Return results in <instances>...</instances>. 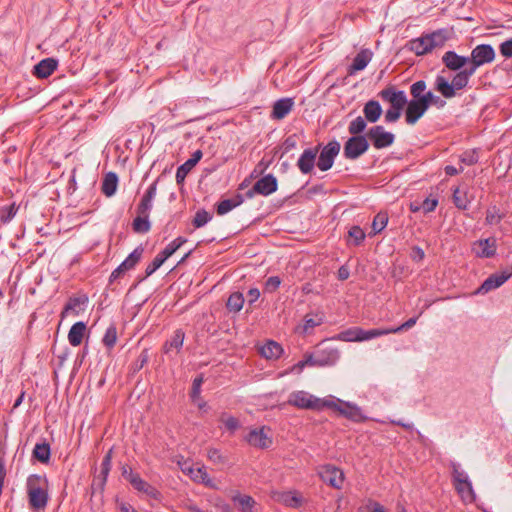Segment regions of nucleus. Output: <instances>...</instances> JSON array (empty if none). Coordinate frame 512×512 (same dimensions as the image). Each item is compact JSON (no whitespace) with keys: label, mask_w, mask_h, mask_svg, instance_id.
<instances>
[{"label":"nucleus","mask_w":512,"mask_h":512,"mask_svg":"<svg viewBox=\"0 0 512 512\" xmlns=\"http://www.w3.org/2000/svg\"><path fill=\"white\" fill-rule=\"evenodd\" d=\"M475 74L469 66L458 71L449 82L444 76L437 75L434 81V89L444 98L451 99L457 95V91L465 89L470 78Z\"/></svg>","instance_id":"1"},{"label":"nucleus","mask_w":512,"mask_h":512,"mask_svg":"<svg viewBox=\"0 0 512 512\" xmlns=\"http://www.w3.org/2000/svg\"><path fill=\"white\" fill-rule=\"evenodd\" d=\"M48 480L44 475L32 474L27 478L28 503L34 510H44L49 501Z\"/></svg>","instance_id":"2"},{"label":"nucleus","mask_w":512,"mask_h":512,"mask_svg":"<svg viewBox=\"0 0 512 512\" xmlns=\"http://www.w3.org/2000/svg\"><path fill=\"white\" fill-rule=\"evenodd\" d=\"M287 403L298 409L314 411H321L330 406L328 398L321 399L303 390L292 392L288 397Z\"/></svg>","instance_id":"3"},{"label":"nucleus","mask_w":512,"mask_h":512,"mask_svg":"<svg viewBox=\"0 0 512 512\" xmlns=\"http://www.w3.org/2000/svg\"><path fill=\"white\" fill-rule=\"evenodd\" d=\"M452 479L455 490L464 501L474 502L475 493L473 490L472 482L470 481L467 473L461 469V465L457 462H451Z\"/></svg>","instance_id":"4"},{"label":"nucleus","mask_w":512,"mask_h":512,"mask_svg":"<svg viewBox=\"0 0 512 512\" xmlns=\"http://www.w3.org/2000/svg\"><path fill=\"white\" fill-rule=\"evenodd\" d=\"M328 403H330V406H327L326 408L338 412L341 416L353 422L361 423L367 420V417L363 414L361 408L356 404L345 402L332 396L328 397Z\"/></svg>","instance_id":"5"},{"label":"nucleus","mask_w":512,"mask_h":512,"mask_svg":"<svg viewBox=\"0 0 512 512\" xmlns=\"http://www.w3.org/2000/svg\"><path fill=\"white\" fill-rule=\"evenodd\" d=\"M469 58L468 66L476 72L479 67L491 63L495 59V50L489 44H480L472 49Z\"/></svg>","instance_id":"6"},{"label":"nucleus","mask_w":512,"mask_h":512,"mask_svg":"<svg viewBox=\"0 0 512 512\" xmlns=\"http://www.w3.org/2000/svg\"><path fill=\"white\" fill-rule=\"evenodd\" d=\"M369 148V142L365 136H352L344 144L343 155L346 159L355 160L364 154Z\"/></svg>","instance_id":"7"},{"label":"nucleus","mask_w":512,"mask_h":512,"mask_svg":"<svg viewBox=\"0 0 512 512\" xmlns=\"http://www.w3.org/2000/svg\"><path fill=\"white\" fill-rule=\"evenodd\" d=\"M341 149L340 143L336 140L328 142L318 156L316 165L321 171L329 170L333 164L336 156L339 154Z\"/></svg>","instance_id":"8"},{"label":"nucleus","mask_w":512,"mask_h":512,"mask_svg":"<svg viewBox=\"0 0 512 512\" xmlns=\"http://www.w3.org/2000/svg\"><path fill=\"white\" fill-rule=\"evenodd\" d=\"M144 249L139 246L135 248L128 257L116 268L112 271L109 282L112 283L122 277L127 271L134 269V267L139 263L142 258Z\"/></svg>","instance_id":"9"},{"label":"nucleus","mask_w":512,"mask_h":512,"mask_svg":"<svg viewBox=\"0 0 512 512\" xmlns=\"http://www.w3.org/2000/svg\"><path fill=\"white\" fill-rule=\"evenodd\" d=\"M277 188L278 182L276 177L272 174H267L255 182L253 187L247 191L246 197L252 198L256 194L268 196L274 193Z\"/></svg>","instance_id":"10"},{"label":"nucleus","mask_w":512,"mask_h":512,"mask_svg":"<svg viewBox=\"0 0 512 512\" xmlns=\"http://www.w3.org/2000/svg\"><path fill=\"white\" fill-rule=\"evenodd\" d=\"M367 137L372 141L376 149H383L394 143L395 135L385 130L381 125L371 127L367 132Z\"/></svg>","instance_id":"11"},{"label":"nucleus","mask_w":512,"mask_h":512,"mask_svg":"<svg viewBox=\"0 0 512 512\" xmlns=\"http://www.w3.org/2000/svg\"><path fill=\"white\" fill-rule=\"evenodd\" d=\"M512 277V268L505 269L500 273L491 274L475 291V294H486L491 290L499 288Z\"/></svg>","instance_id":"12"},{"label":"nucleus","mask_w":512,"mask_h":512,"mask_svg":"<svg viewBox=\"0 0 512 512\" xmlns=\"http://www.w3.org/2000/svg\"><path fill=\"white\" fill-rule=\"evenodd\" d=\"M378 95L383 101L388 102L390 106L395 109L403 110L408 103L405 92L403 90H396L392 85L382 89Z\"/></svg>","instance_id":"13"},{"label":"nucleus","mask_w":512,"mask_h":512,"mask_svg":"<svg viewBox=\"0 0 512 512\" xmlns=\"http://www.w3.org/2000/svg\"><path fill=\"white\" fill-rule=\"evenodd\" d=\"M319 475L323 482L329 484L331 487L340 489L344 482V473L341 469L333 465H324L319 471Z\"/></svg>","instance_id":"14"},{"label":"nucleus","mask_w":512,"mask_h":512,"mask_svg":"<svg viewBox=\"0 0 512 512\" xmlns=\"http://www.w3.org/2000/svg\"><path fill=\"white\" fill-rule=\"evenodd\" d=\"M441 61L448 70L458 72L469 65L470 58L449 50L442 55Z\"/></svg>","instance_id":"15"},{"label":"nucleus","mask_w":512,"mask_h":512,"mask_svg":"<svg viewBox=\"0 0 512 512\" xmlns=\"http://www.w3.org/2000/svg\"><path fill=\"white\" fill-rule=\"evenodd\" d=\"M428 110L426 102L422 99L408 101L405 110V120L409 125H414Z\"/></svg>","instance_id":"16"},{"label":"nucleus","mask_w":512,"mask_h":512,"mask_svg":"<svg viewBox=\"0 0 512 512\" xmlns=\"http://www.w3.org/2000/svg\"><path fill=\"white\" fill-rule=\"evenodd\" d=\"M246 441L260 449L269 448L272 444V438L266 433L265 427L252 429L246 436Z\"/></svg>","instance_id":"17"},{"label":"nucleus","mask_w":512,"mask_h":512,"mask_svg":"<svg viewBox=\"0 0 512 512\" xmlns=\"http://www.w3.org/2000/svg\"><path fill=\"white\" fill-rule=\"evenodd\" d=\"M319 147L320 145L314 148L305 149L303 151V153L301 154L300 158L297 161V167L299 168L301 173L309 174L312 172L315 166L317 154L319 152Z\"/></svg>","instance_id":"18"},{"label":"nucleus","mask_w":512,"mask_h":512,"mask_svg":"<svg viewBox=\"0 0 512 512\" xmlns=\"http://www.w3.org/2000/svg\"><path fill=\"white\" fill-rule=\"evenodd\" d=\"M453 34V28L445 27L431 33H427L426 35L433 50L435 48L443 47L445 43L453 37Z\"/></svg>","instance_id":"19"},{"label":"nucleus","mask_w":512,"mask_h":512,"mask_svg":"<svg viewBox=\"0 0 512 512\" xmlns=\"http://www.w3.org/2000/svg\"><path fill=\"white\" fill-rule=\"evenodd\" d=\"M325 315L322 311L311 312L305 315L303 319V325L297 328V331L301 334L310 333L315 327L320 326L324 323Z\"/></svg>","instance_id":"20"},{"label":"nucleus","mask_w":512,"mask_h":512,"mask_svg":"<svg viewBox=\"0 0 512 512\" xmlns=\"http://www.w3.org/2000/svg\"><path fill=\"white\" fill-rule=\"evenodd\" d=\"M496 239L486 238L474 243L473 250L481 258H491L496 254Z\"/></svg>","instance_id":"21"},{"label":"nucleus","mask_w":512,"mask_h":512,"mask_svg":"<svg viewBox=\"0 0 512 512\" xmlns=\"http://www.w3.org/2000/svg\"><path fill=\"white\" fill-rule=\"evenodd\" d=\"M274 499L287 507L298 508L303 503L301 494L297 491H281L274 493Z\"/></svg>","instance_id":"22"},{"label":"nucleus","mask_w":512,"mask_h":512,"mask_svg":"<svg viewBox=\"0 0 512 512\" xmlns=\"http://www.w3.org/2000/svg\"><path fill=\"white\" fill-rule=\"evenodd\" d=\"M294 106L292 98H281L277 100L271 112V118L274 120L284 119L291 111Z\"/></svg>","instance_id":"23"},{"label":"nucleus","mask_w":512,"mask_h":512,"mask_svg":"<svg viewBox=\"0 0 512 512\" xmlns=\"http://www.w3.org/2000/svg\"><path fill=\"white\" fill-rule=\"evenodd\" d=\"M373 57V53L369 49H361L354 57L353 62L348 67V74L353 75L357 71L366 68Z\"/></svg>","instance_id":"24"},{"label":"nucleus","mask_w":512,"mask_h":512,"mask_svg":"<svg viewBox=\"0 0 512 512\" xmlns=\"http://www.w3.org/2000/svg\"><path fill=\"white\" fill-rule=\"evenodd\" d=\"M131 486L138 492L144 493L152 499L158 500L161 493L137 474L130 482Z\"/></svg>","instance_id":"25"},{"label":"nucleus","mask_w":512,"mask_h":512,"mask_svg":"<svg viewBox=\"0 0 512 512\" xmlns=\"http://www.w3.org/2000/svg\"><path fill=\"white\" fill-rule=\"evenodd\" d=\"M57 66V60L53 58L43 59L34 66L33 75L40 79L47 78L56 70Z\"/></svg>","instance_id":"26"},{"label":"nucleus","mask_w":512,"mask_h":512,"mask_svg":"<svg viewBox=\"0 0 512 512\" xmlns=\"http://www.w3.org/2000/svg\"><path fill=\"white\" fill-rule=\"evenodd\" d=\"M319 367L332 366L339 360L340 354L336 348H326L316 351Z\"/></svg>","instance_id":"27"},{"label":"nucleus","mask_w":512,"mask_h":512,"mask_svg":"<svg viewBox=\"0 0 512 512\" xmlns=\"http://www.w3.org/2000/svg\"><path fill=\"white\" fill-rule=\"evenodd\" d=\"M408 47L412 52H414L418 56L428 54L432 51V47L429 43L426 34H423L418 38L410 40L408 43Z\"/></svg>","instance_id":"28"},{"label":"nucleus","mask_w":512,"mask_h":512,"mask_svg":"<svg viewBox=\"0 0 512 512\" xmlns=\"http://www.w3.org/2000/svg\"><path fill=\"white\" fill-rule=\"evenodd\" d=\"M364 118L370 122L375 123L379 120L382 114V107L376 100H369L363 107Z\"/></svg>","instance_id":"29"},{"label":"nucleus","mask_w":512,"mask_h":512,"mask_svg":"<svg viewBox=\"0 0 512 512\" xmlns=\"http://www.w3.org/2000/svg\"><path fill=\"white\" fill-rule=\"evenodd\" d=\"M86 332V324L82 321L76 322L72 325L68 333V341L73 347H77L82 343L84 334Z\"/></svg>","instance_id":"30"},{"label":"nucleus","mask_w":512,"mask_h":512,"mask_svg":"<svg viewBox=\"0 0 512 512\" xmlns=\"http://www.w3.org/2000/svg\"><path fill=\"white\" fill-rule=\"evenodd\" d=\"M185 338V333L182 329H177L171 339L167 340L163 346L164 353L168 354L173 349H175L177 352H179L183 346Z\"/></svg>","instance_id":"31"},{"label":"nucleus","mask_w":512,"mask_h":512,"mask_svg":"<svg viewBox=\"0 0 512 512\" xmlns=\"http://www.w3.org/2000/svg\"><path fill=\"white\" fill-rule=\"evenodd\" d=\"M243 201H244V198L241 194H237L234 198L222 200L217 204V208H216L217 214L225 215L228 212H230L231 210H233L234 208L241 205L243 203Z\"/></svg>","instance_id":"32"},{"label":"nucleus","mask_w":512,"mask_h":512,"mask_svg":"<svg viewBox=\"0 0 512 512\" xmlns=\"http://www.w3.org/2000/svg\"><path fill=\"white\" fill-rule=\"evenodd\" d=\"M283 352L282 346L275 341H268L260 349V353L266 359H278Z\"/></svg>","instance_id":"33"},{"label":"nucleus","mask_w":512,"mask_h":512,"mask_svg":"<svg viewBox=\"0 0 512 512\" xmlns=\"http://www.w3.org/2000/svg\"><path fill=\"white\" fill-rule=\"evenodd\" d=\"M118 185V177L117 174L114 172H109L104 176L103 182H102V193L107 196L111 197L115 194L116 189Z\"/></svg>","instance_id":"34"},{"label":"nucleus","mask_w":512,"mask_h":512,"mask_svg":"<svg viewBox=\"0 0 512 512\" xmlns=\"http://www.w3.org/2000/svg\"><path fill=\"white\" fill-rule=\"evenodd\" d=\"M32 456L41 463H48L51 456L49 443L46 441L37 443L33 449Z\"/></svg>","instance_id":"35"},{"label":"nucleus","mask_w":512,"mask_h":512,"mask_svg":"<svg viewBox=\"0 0 512 512\" xmlns=\"http://www.w3.org/2000/svg\"><path fill=\"white\" fill-rule=\"evenodd\" d=\"M189 476L195 482L202 483L208 487H214L213 481L204 466L189 470Z\"/></svg>","instance_id":"36"},{"label":"nucleus","mask_w":512,"mask_h":512,"mask_svg":"<svg viewBox=\"0 0 512 512\" xmlns=\"http://www.w3.org/2000/svg\"><path fill=\"white\" fill-rule=\"evenodd\" d=\"M132 228L135 233H139V234L148 233L151 229L149 216L137 214V217H135L132 222Z\"/></svg>","instance_id":"37"},{"label":"nucleus","mask_w":512,"mask_h":512,"mask_svg":"<svg viewBox=\"0 0 512 512\" xmlns=\"http://www.w3.org/2000/svg\"><path fill=\"white\" fill-rule=\"evenodd\" d=\"M111 453L110 450L103 458L101 463V474L99 475V489L104 491V487L107 481L108 474L111 469Z\"/></svg>","instance_id":"38"},{"label":"nucleus","mask_w":512,"mask_h":512,"mask_svg":"<svg viewBox=\"0 0 512 512\" xmlns=\"http://www.w3.org/2000/svg\"><path fill=\"white\" fill-rule=\"evenodd\" d=\"M244 302L243 294L241 292H234L229 296L226 307L229 312L237 313L242 309Z\"/></svg>","instance_id":"39"},{"label":"nucleus","mask_w":512,"mask_h":512,"mask_svg":"<svg viewBox=\"0 0 512 512\" xmlns=\"http://www.w3.org/2000/svg\"><path fill=\"white\" fill-rule=\"evenodd\" d=\"M234 503H237L241 512H254L255 500L248 495L238 494L233 497Z\"/></svg>","instance_id":"40"},{"label":"nucleus","mask_w":512,"mask_h":512,"mask_svg":"<svg viewBox=\"0 0 512 512\" xmlns=\"http://www.w3.org/2000/svg\"><path fill=\"white\" fill-rule=\"evenodd\" d=\"M504 217V213H500V210L496 206H492L486 210L485 223L487 225H497Z\"/></svg>","instance_id":"41"},{"label":"nucleus","mask_w":512,"mask_h":512,"mask_svg":"<svg viewBox=\"0 0 512 512\" xmlns=\"http://www.w3.org/2000/svg\"><path fill=\"white\" fill-rule=\"evenodd\" d=\"M117 341V328L114 324H111L105 331L102 338V343L107 349H112Z\"/></svg>","instance_id":"42"},{"label":"nucleus","mask_w":512,"mask_h":512,"mask_svg":"<svg viewBox=\"0 0 512 512\" xmlns=\"http://www.w3.org/2000/svg\"><path fill=\"white\" fill-rule=\"evenodd\" d=\"M366 119L358 116L352 120L348 126V131L352 136H361L360 134L365 130L367 124Z\"/></svg>","instance_id":"43"},{"label":"nucleus","mask_w":512,"mask_h":512,"mask_svg":"<svg viewBox=\"0 0 512 512\" xmlns=\"http://www.w3.org/2000/svg\"><path fill=\"white\" fill-rule=\"evenodd\" d=\"M427 92V84L424 80H418L410 86V94L412 99H422Z\"/></svg>","instance_id":"44"},{"label":"nucleus","mask_w":512,"mask_h":512,"mask_svg":"<svg viewBox=\"0 0 512 512\" xmlns=\"http://www.w3.org/2000/svg\"><path fill=\"white\" fill-rule=\"evenodd\" d=\"M18 207L15 203L0 208V221L4 224L10 222L16 215Z\"/></svg>","instance_id":"45"},{"label":"nucleus","mask_w":512,"mask_h":512,"mask_svg":"<svg viewBox=\"0 0 512 512\" xmlns=\"http://www.w3.org/2000/svg\"><path fill=\"white\" fill-rule=\"evenodd\" d=\"M453 203L460 210H466L469 205L466 193L461 192L458 187L453 190Z\"/></svg>","instance_id":"46"},{"label":"nucleus","mask_w":512,"mask_h":512,"mask_svg":"<svg viewBox=\"0 0 512 512\" xmlns=\"http://www.w3.org/2000/svg\"><path fill=\"white\" fill-rule=\"evenodd\" d=\"M362 328L354 327L347 329L339 334V339L343 341H361Z\"/></svg>","instance_id":"47"},{"label":"nucleus","mask_w":512,"mask_h":512,"mask_svg":"<svg viewBox=\"0 0 512 512\" xmlns=\"http://www.w3.org/2000/svg\"><path fill=\"white\" fill-rule=\"evenodd\" d=\"M211 219L212 215L208 211L201 209L196 212L192 223L195 228H200L206 225Z\"/></svg>","instance_id":"48"},{"label":"nucleus","mask_w":512,"mask_h":512,"mask_svg":"<svg viewBox=\"0 0 512 512\" xmlns=\"http://www.w3.org/2000/svg\"><path fill=\"white\" fill-rule=\"evenodd\" d=\"M388 223V216L386 213H378L372 222V230L374 234L380 233Z\"/></svg>","instance_id":"49"},{"label":"nucleus","mask_w":512,"mask_h":512,"mask_svg":"<svg viewBox=\"0 0 512 512\" xmlns=\"http://www.w3.org/2000/svg\"><path fill=\"white\" fill-rule=\"evenodd\" d=\"M390 328L385 329H370V330H364L362 329L361 334V341L370 340L376 337L384 336L391 334Z\"/></svg>","instance_id":"50"},{"label":"nucleus","mask_w":512,"mask_h":512,"mask_svg":"<svg viewBox=\"0 0 512 512\" xmlns=\"http://www.w3.org/2000/svg\"><path fill=\"white\" fill-rule=\"evenodd\" d=\"M349 237L353 240L355 246H359L366 237L365 232L360 226L354 225L348 231Z\"/></svg>","instance_id":"51"},{"label":"nucleus","mask_w":512,"mask_h":512,"mask_svg":"<svg viewBox=\"0 0 512 512\" xmlns=\"http://www.w3.org/2000/svg\"><path fill=\"white\" fill-rule=\"evenodd\" d=\"M194 167L195 166L192 165V163H190L188 160L185 161L182 165H180L177 168L176 176H175L177 184H182L185 181L186 176L190 173V171Z\"/></svg>","instance_id":"52"},{"label":"nucleus","mask_w":512,"mask_h":512,"mask_svg":"<svg viewBox=\"0 0 512 512\" xmlns=\"http://www.w3.org/2000/svg\"><path fill=\"white\" fill-rule=\"evenodd\" d=\"M207 458L209 461L217 465L225 464L227 462V457L222 455L219 449L213 447L208 448Z\"/></svg>","instance_id":"53"},{"label":"nucleus","mask_w":512,"mask_h":512,"mask_svg":"<svg viewBox=\"0 0 512 512\" xmlns=\"http://www.w3.org/2000/svg\"><path fill=\"white\" fill-rule=\"evenodd\" d=\"M165 261L166 259L158 253L152 262L147 265L145 269V277L151 276Z\"/></svg>","instance_id":"54"},{"label":"nucleus","mask_w":512,"mask_h":512,"mask_svg":"<svg viewBox=\"0 0 512 512\" xmlns=\"http://www.w3.org/2000/svg\"><path fill=\"white\" fill-rule=\"evenodd\" d=\"M422 100L426 102V106L429 108L431 105H435L438 108H441L445 105V101L442 100L439 96L434 95V93L430 90L426 92L423 96Z\"/></svg>","instance_id":"55"},{"label":"nucleus","mask_w":512,"mask_h":512,"mask_svg":"<svg viewBox=\"0 0 512 512\" xmlns=\"http://www.w3.org/2000/svg\"><path fill=\"white\" fill-rule=\"evenodd\" d=\"M88 298L86 296L83 297H73L70 298L64 307V313H68L70 311H75L80 305L86 303Z\"/></svg>","instance_id":"56"},{"label":"nucleus","mask_w":512,"mask_h":512,"mask_svg":"<svg viewBox=\"0 0 512 512\" xmlns=\"http://www.w3.org/2000/svg\"><path fill=\"white\" fill-rule=\"evenodd\" d=\"M298 137L296 134L286 137L282 144V154H286L297 147Z\"/></svg>","instance_id":"57"},{"label":"nucleus","mask_w":512,"mask_h":512,"mask_svg":"<svg viewBox=\"0 0 512 512\" xmlns=\"http://www.w3.org/2000/svg\"><path fill=\"white\" fill-rule=\"evenodd\" d=\"M152 202L153 201L142 197L140 203L137 206V214L149 216L150 210L152 208Z\"/></svg>","instance_id":"58"},{"label":"nucleus","mask_w":512,"mask_h":512,"mask_svg":"<svg viewBox=\"0 0 512 512\" xmlns=\"http://www.w3.org/2000/svg\"><path fill=\"white\" fill-rule=\"evenodd\" d=\"M402 110L395 109L394 107L390 106V108L385 113V121L387 123H394L396 122L400 116H401Z\"/></svg>","instance_id":"59"},{"label":"nucleus","mask_w":512,"mask_h":512,"mask_svg":"<svg viewBox=\"0 0 512 512\" xmlns=\"http://www.w3.org/2000/svg\"><path fill=\"white\" fill-rule=\"evenodd\" d=\"M221 421L224 423L225 427L231 432L234 433L239 427L240 423L237 418L233 416H229L226 419L223 417L221 418Z\"/></svg>","instance_id":"60"},{"label":"nucleus","mask_w":512,"mask_h":512,"mask_svg":"<svg viewBox=\"0 0 512 512\" xmlns=\"http://www.w3.org/2000/svg\"><path fill=\"white\" fill-rule=\"evenodd\" d=\"M281 284V279L278 276H271L265 282V289L269 292L276 291Z\"/></svg>","instance_id":"61"},{"label":"nucleus","mask_w":512,"mask_h":512,"mask_svg":"<svg viewBox=\"0 0 512 512\" xmlns=\"http://www.w3.org/2000/svg\"><path fill=\"white\" fill-rule=\"evenodd\" d=\"M500 53L505 58H512V38L502 42L499 46Z\"/></svg>","instance_id":"62"},{"label":"nucleus","mask_w":512,"mask_h":512,"mask_svg":"<svg viewBox=\"0 0 512 512\" xmlns=\"http://www.w3.org/2000/svg\"><path fill=\"white\" fill-rule=\"evenodd\" d=\"M416 322H417V317L409 318L402 325L397 326V327H391L390 331L392 333H398V332H401L403 330H408V329L412 328L416 324Z\"/></svg>","instance_id":"63"},{"label":"nucleus","mask_w":512,"mask_h":512,"mask_svg":"<svg viewBox=\"0 0 512 512\" xmlns=\"http://www.w3.org/2000/svg\"><path fill=\"white\" fill-rule=\"evenodd\" d=\"M438 205V200L435 198H426L421 205L422 210L425 213L432 212L436 209Z\"/></svg>","instance_id":"64"}]
</instances>
